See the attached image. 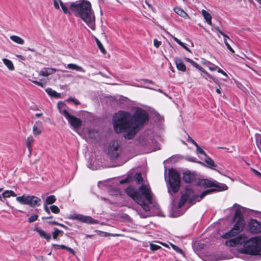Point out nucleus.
I'll use <instances>...</instances> for the list:
<instances>
[{
    "label": "nucleus",
    "mask_w": 261,
    "mask_h": 261,
    "mask_svg": "<svg viewBox=\"0 0 261 261\" xmlns=\"http://www.w3.org/2000/svg\"><path fill=\"white\" fill-rule=\"evenodd\" d=\"M70 7L76 13L75 15L80 17L91 29L95 30V17L89 2L83 0L77 4L72 3Z\"/></svg>",
    "instance_id": "2"
},
{
    "label": "nucleus",
    "mask_w": 261,
    "mask_h": 261,
    "mask_svg": "<svg viewBox=\"0 0 261 261\" xmlns=\"http://www.w3.org/2000/svg\"><path fill=\"white\" fill-rule=\"evenodd\" d=\"M161 44V42L158 41L156 39H154L153 40V44L155 47L158 48Z\"/></svg>",
    "instance_id": "48"
},
{
    "label": "nucleus",
    "mask_w": 261,
    "mask_h": 261,
    "mask_svg": "<svg viewBox=\"0 0 261 261\" xmlns=\"http://www.w3.org/2000/svg\"><path fill=\"white\" fill-rule=\"evenodd\" d=\"M215 29L216 31H217L221 35V33H223V32L219 29V27H215Z\"/></svg>",
    "instance_id": "58"
},
{
    "label": "nucleus",
    "mask_w": 261,
    "mask_h": 261,
    "mask_svg": "<svg viewBox=\"0 0 261 261\" xmlns=\"http://www.w3.org/2000/svg\"><path fill=\"white\" fill-rule=\"evenodd\" d=\"M46 93L51 96L58 97L59 94L50 88H47L45 90Z\"/></svg>",
    "instance_id": "33"
},
{
    "label": "nucleus",
    "mask_w": 261,
    "mask_h": 261,
    "mask_svg": "<svg viewBox=\"0 0 261 261\" xmlns=\"http://www.w3.org/2000/svg\"><path fill=\"white\" fill-rule=\"evenodd\" d=\"M244 207L239 204H234L232 207V210H234V215L233 220H244L243 217V213L244 212Z\"/></svg>",
    "instance_id": "14"
},
{
    "label": "nucleus",
    "mask_w": 261,
    "mask_h": 261,
    "mask_svg": "<svg viewBox=\"0 0 261 261\" xmlns=\"http://www.w3.org/2000/svg\"><path fill=\"white\" fill-rule=\"evenodd\" d=\"M121 152V147L118 141H112L108 146V155L111 160L117 158Z\"/></svg>",
    "instance_id": "10"
},
{
    "label": "nucleus",
    "mask_w": 261,
    "mask_h": 261,
    "mask_svg": "<svg viewBox=\"0 0 261 261\" xmlns=\"http://www.w3.org/2000/svg\"><path fill=\"white\" fill-rule=\"evenodd\" d=\"M61 6L64 13L67 14L68 13V9L67 7L65 6L63 2L61 4Z\"/></svg>",
    "instance_id": "46"
},
{
    "label": "nucleus",
    "mask_w": 261,
    "mask_h": 261,
    "mask_svg": "<svg viewBox=\"0 0 261 261\" xmlns=\"http://www.w3.org/2000/svg\"><path fill=\"white\" fill-rule=\"evenodd\" d=\"M196 147V151L197 153L203 154L205 156H206V153L204 152V151L201 149L199 146L197 144V146H195Z\"/></svg>",
    "instance_id": "41"
},
{
    "label": "nucleus",
    "mask_w": 261,
    "mask_h": 261,
    "mask_svg": "<svg viewBox=\"0 0 261 261\" xmlns=\"http://www.w3.org/2000/svg\"><path fill=\"white\" fill-rule=\"evenodd\" d=\"M44 208L46 213H47L48 214H50L49 208L46 205H44Z\"/></svg>",
    "instance_id": "56"
},
{
    "label": "nucleus",
    "mask_w": 261,
    "mask_h": 261,
    "mask_svg": "<svg viewBox=\"0 0 261 261\" xmlns=\"http://www.w3.org/2000/svg\"><path fill=\"white\" fill-rule=\"evenodd\" d=\"M236 222L233 227L227 233L223 235V238L227 239L235 236L240 233L243 229L245 223L244 220H236Z\"/></svg>",
    "instance_id": "9"
},
{
    "label": "nucleus",
    "mask_w": 261,
    "mask_h": 261,
    "mask_svg": "<svg viewBox=\"0 0 261 261\" xmlns=\"http://www.w3.org/2000/svg\"><path fill=\"white\" fill-rule=\"evenodd\" d=\"M148 120V113L137 109L133 115L127 112L118 111L113 118L114 128L116 133H124L125 139H131Z\"/></svg>",
    "instance_id": "1"
},
{
    "label": "nucleus",
    "mask_w": 261,
    "mask_h": 261,
    "mask_svg": "<svg viewBox=\"0 0 261 261\" xmlns=\"http://www.w3.org/2000/svg\"><path fill=\"white\" fill-rule=\"evenodd\" d=\"M201 71L203 72L204 74H205V75L207 76H208L209 78L213 80L214 81V82H215V83L217 82V80L215 77H214L212 75H211L210 73H208L207 71H206L203 68L202 69V70Z\"/></svg>",
    "instance_id": "44"
},
{
    "label": "nucleus",
    "mask_w": 261,
    "mask_h": 261,
    "mask_svg": "<svg viewBox=\"0 0 261 261\" xmlns=\"http://www.w3.org/2000/svg\"><path fill=\"white\" fill-rule=\"evenodd\" d=\"M240 238L239 237H237V238L231 239L226 241L225 242V244L227 246H231V247L236 246L239 244L240 243Z\"/></svg>",
    "instance_id": "20"
},
{
    "label": "nucleus",
    "mask_w": 261,
    "mask_h": 261,
    "mask_svg": "<svg viewBox=\"0 0 261 261\" xmlns=\"http://www.w3.org/2000/svg\"><path fill=\"white\" fill-rule=\"evenodd\" d=\"M174 10L176 14L184 18H186L188 17V15L187 14V13L180 8L176 7L174 9Z\"/></svg>",
    "instance_id": "27"
},
{
    "label": "nucleus",
    "mask_w": 261,
    "mask_h": 261,
    "mask_svg": "<svg viewBox=\"0 0 261 261\" xmlns=\"http://www.w3.org/2000/svg\"><path fill=\"white\" fill-rule=\"evenodd\" d=\"M53 218V217L52 216H49L47 217H42V219H51Z\"/></svg>",
    "instance_id": "59"
},
{
    "label": "nucleus",
    "mask_w": 261,
    "mask_h": 261,
    "mask_svg": "<svg viewBox=\"0 0 261 261\" xmlns=\"http://www.w3.org/2000/svg\"><path fill=\"white\" fill-rule=\"evenodd\" d=\"M4 198H9L11 196L16 197V194L12 190H6L3 193Z\"/></svg>",
    "instance_id": "32"
},
{
    "label": "nucleus",
    "mask_w": 261,
    "mask_h": 261,
    "mask_svg": "<svg viewBox=\"0 0 261 261\" xmlns=\"http://www.w3.org/2000/svg\"><path fill=\"white\" fill-rule=\"evenodd\" d=\"M42 115V113H37L35 114V116L37 117H39L40 116H41Z\"/></svg>",
    "instance_id": "64"
},
{
    "label": "nucleus",
    "mask_w": 261,
    "mask_h": 261,
    "mask_svg": "<svg viewBox=\"0 0 261 261\" xmlns=\"http://www.w3.org/2000/svg\"><path fill=\"white\" fill-rule=\"evenodd\" d=\"M59 232H62V230L58 229L57 228H54V231L53 232V238L54 239L56 240L59 236Z\"/></svg>",
    "instance_id": "38"
},
{
    "label": "nucleus",
    "mask_w": 261,
    "mask_h": 261,
    "mask_svg": "<svg viewBox=\"0 0 261 261\" xmlns=\"http://www.w3.org/2000/svg\"><path fill=\"white\" fill-rule=\"evenodd\" d=\"M16 200L21 204L29 205L32 207L39 206L41 202V199L36 196L25 195L17 197Z\"/></svg>",
    "instance_id": "7"
},
{
    "label": "nucleus",
    "mask_w": 261,
    "mask_h": 261,
    "mask_svg": "<svg viewBox=\"0 0 261 261\" xmlns=\"http://www.w3.org/2000/svg\"><path fill=\"white\" fill-rule=\"evenodd\" d=\"M2 60L4 64L7 66L9 70L11 71L14 70V65L11 60L7 59L6 58H4Z\"/></svg>",
    "instance_id": "26"
},
{
    "label": "nucleus",
    "mask_w": 261,
    "mask_h": 261,
    "mask_svg": "<svg viewBox=\"0 0 261 261\" xmlns=\"http://www.w3.org/2000/svg\"><path fill=\"white\" fill-rule=\"evenodd\" d=\"M135 180L138 183H141L143 181V178L140 173H137L134 176Z\"/></svg>",
    "instance_id": "37"
},
{
    "label": "nucleus",
    "mask_w": 261,
    "mask_h": 261,
    "mask_svg": "<svg viewBox=\"0 0 261 261\" xmlns=\"http://www.w3.org/2000/svg\"><path fill=\"white\" fill-rule=\"evenodd\" d=\"M56 198L54 195H50L46 198V201L48 204H51L56 201Z\"/></svg>",
    "instance_id": "34"
},
{
    "label": "nucleus",
    "mask_w": 261,
    "mask_h": 261,
    "mask_svg": "<svg viewBox=\"0 0 261 261\" xmlns=\"http://www.w3.org/2000/svg\"><path fill=\"white\" fill-rule=\"evenodd\" d=\"M68 218L69 219L76 220L88 224H95L98 223L97 220L92 218L90 216H84L82 214H74L70 215Z\"/></svg>",
    "instance_id": "12"
},
{
    "label": "nucleus",
    "mask_w": 261,
    "mask_h": 261,
    "mask_svg": "<svg viewBox=\"0 0 261 261\" xmlns=\"http://www.w3.org/2000/svg\"><path fill=\"white\" fill-rule=\"evenodd\" d=\"M40 123H36V124L33 126V132L34 135L38 136L41 133V129L40 126Z\"/></svg>",
    "instance_id": "28"
},
{
    "label": "nucleus",
    "mask_w": 261,
    "mask_h": 261,
    "mask_svg": "<svg viewBox=\"0 0 261 261\" xmlns=\"http://www.w3.org/2000/svg\"><path fill=\"white\" fill-rule=\"evenodd\" d=\"M249 230L252 233H258L261 232V223L255 219H251L248 223Z\"/></svg>",
    "instance_id": "13"
},
{
    "label": "nucleus",
    "mask_w": 261,
    "mask_h": 261,
    "mask_svg": "<svg viewBox=\"0 0 261 261\" xmlns=\"http://www.w3.org/2000/svg\"><path fill=\"white\" fill-rule=\"evenodd\" d=\"M125 191L136 202L143 196L149 203H152V194L150 188L146 185H142L138 191L132 188H127Z\"/></svg>",
    "instance_id": "4"
},
{
    "label": "nucleus",
    "mask_w": 261,
    "mask_h": 261,
    "mask_svg": "<svg viewBox=\"0 0 261 261\" xmlns=\"http://www.w3.org/2000/svg\"><path fill=\"white\" fill-rule=\"evenodd\" d=\"M130 181V179L129 177H126L125 179H122L120 181V183L121 184H123L124 183H128Z\"/></svg>",
    "instance_id": "50"
},
{
    "label": "nucleus",
    "mask_w": 261,
    "mask_h": 261,
    "mask_svg": "<svg viewBox=\"0 0 261 261\" xmlns=\"http://www.w3.org/2000/svg\"><path fill=\"white\" fill-rule=\"evenodd\" d=\"M225 45L227 46V48L229 50V51L232 53H234V50L232 48V47L230 46V45H229V44L228 43V42L227 41V40H225Z\"/></svg>",
    "instance_id": "47"
},
{
    "label": "nucleus",
    "mask_w": 261,
    "mask_h": 261,
    "mask_svg": "<svg viewBox=\"0 0 261 261\" xmlns=\"http://www.w3.org/2000/svg\"><path fill=\"white\" fill-rule=\"evenodd\" d=\"M110 194L112 195L118 196L121 195V192L117 188H112L110 191Z\"/></svg>",
    "instance_id": "36"
},
{
    "label": "nucleus",
    "mask_w": 261,
    "mask_h": 261,
    "mask_svg": "<svg viewBox=\"0 0 261 261\" xmlns=\"http://www.w3.org/2000/svg\"><path fill=\"white\" fill-rule=\"evenodd\" d=\"M50 209L53 213L57 214L60 213V209L57 206L55 205H51L50 207Z\"/></svg>",
    "instance_id": "39"
},
{
    "label": "nucleus",
    "mask_w": 261,
    "mask_h": 261,
    "mask_svg": "<svg viewBox=\"0 0 261 261\" xmlns=\"http://www.w3.org/2000/svg\"><path fill=\"white\" fill-rule=\"evenodd\" d=\"M169 183L172 191L177 192L180 186V178L178 172L173 169L169 171Z\"/></svg>",
    "instance_id": "8"
},
{
    "label": "nucleus",
    "mask_w": 261,
    "mask_h": 261,
    "mask_svg": "<svg viewBox=\"0 0 261 261\" xmlns=\"http://www.w3.org/2000/svg\"><path fill=\"white\" fill-rule=\"evenodd\" d=\"M96 44H97L98 48L100 50V51L102 53H105L106 52V50H105L104 47H103V46H102L101 43L100 42V41L98 39H96Z\"/></svg>",
    "instance_id": "40"
},
{
    "label": "nucleus",
    "mask_w": 261,
    "mask_h": 261,
    "mask_svg": "<svg viewBox=\"0 0 261 261\" xmlns=\"http://www.w3.org/2000/svg\"><path fill=\"white\" fill-rule=\"evenodd\" d=\"M52 248H55V249H66L68 251H69L70 253L72 254H74V251L71 248L67 247L66 246L64 245H58V244H53L51 246Z\"/></svg>",
    "instance_id": "23"
},
{
    "label": "nucleus",
    "mask_w": 261,
    "mask_h": 261,
    "mask_svg": "<svg viewBox=\"0 0 261 261\" xmlns=\"http://www.w3.org/2000/svg\"><path fill=\"white\" fill-rule=\"evenodd\" d=\"M202 64L206 66H207L209 69L211 71H215L218 68V66L205 59L202 60Z\"/></svg>",
    "instance_id": "21"
},
{
    "label": "nucleus",
    "mask_w": 261,
    "mask_h": 261,
    "mask_svg": "<svg viewBox=\"0 0 261 261\" xmlns=\"http://www.w3.org/2000/svg\"><path fill=\"white\" fill-rule=\"evenodd\" d=\"M221 35L223 36L224 41L226 40L227 39H229V37L223 32L221 33Z\"/></svg>",
    "instance_id": "55"
},
{
    "label": "nucleus",
    "mask_w": 261,
    "mask_h": 261,
    "mask_svg": "<svg viewBox=\"0 0 261 261\" xmlns=\"http://www.w3.org/2000/svg\"><path fill=\"white\" fill-rule=\"evenodd\" d=\"M62 3L61 0H54V5L55 8L56 9H59L60 6L59 4L61 5V3Z\"/></svg>",
    "instance_id": "43"
},
{
    "label": "nucleus",
    "mask_w": 261,
    "mask_h": 261,
    "mask_svg": "<svg viewBox=\"0 0 261 261\" xmlns=\"http://www.w3.org/2000/svg\"><path fill=\"white\" fill-rule=\"evenodd\" d=\"M185 60L187 62L190 63L191 65H192L193 67L198 69L199 70L201 71L202 70L203 68L201 67L199 65H198L197 63L194 62L193 60L188 58H185Z\"/></svg>",
    "instance_id": "30"
},
{
    "label": "nucleus",
    "mask_w": 261,
    "mask_h": 261,
    "mask_svg": "<svg viewBox=\"0 0 261 261\" xmlns=\"http://www.w3.org/2000/svg\"><path fill=\"white\" fill-rule=\"evenodd\" d=\"M144 199H145V198L143 196L139 199L137 203L140 204L145 212H149L150 211V207L148 204L145 202Z\"/></svg>",
    "instance_id": "19"
},
{
    "label": "nucleus",
    "mask_w": 261,
    "mask_h": 261,
    "mask_svg": "<svg viewBox=\"0 0 261 261\" xmlns=\"http://www.w3.org/2000/svg\"><path fill=\"white\" fill-rule=\"evenodd\" d=\"M242 251L247 254L261 255V239L256 237L250 239L244 243Z\"/></svg>",
    "instance_id": "5"
},
{
    "label": "nucleus",
    "mask_w": 261,
    "mask_h": 261,
    "mask_svg": "<svg viewBox=\"0 0 261 261\" xmlns=\"http://www.w3.org/2000/svg\"><path fill=\"white\" fill-rule=\"evenodd\" d=\"M173 37V39H174V40L179 45H180L181 46H182L184 48H185L186 50H188V51H190L189 49L186 46H185V44L184 43H182L180 40H179L178 39H177L176 37Z\"/></svg>",
    "instance_id": "35"
},
{
    "label": "nucleus",
    "mask_w": 261,
    "mask_h": 261,
    "mask_svg": "<svg viewBox=\"0 0 261 261\" xmlns=\"http://www.w3.org/2000/svg\"><path fill=\"white\" fill-rule=\"evenodd\" d=\"M66 107V104L63 102L60 101L58 103V108L60 113L66 118L70 125L74 129L79 128L82 124V120L70 115L67 111Z\"/></svg>",
    "instance_id": "6"
},
{
    "label": "nucleus",
    "mask_w": 261,
    "mask_h": 261,
    "mask_svg": "<svg viewBox=\"0 0 261 261\" xmlns=\"http://www.w3.org/2000/svg\"><path fill=\"white\" fill-rule=\"evenodd\" d=\"M66 68L72 70H75L78 71L85 72V70L81 66H78L76 64L70 63L67 65Z\"/></svg>",
    "instance_id": "25"
},
{
    "label": "nucleus",
    "mask_w": 261,
    "mask_h": 261,
    "mask_svg": "<svg viewBox=\"0 0 261 261\" xmlns=\"http://www.w3.org/2000/svg\"><path fill=\"white\" fill-rule=\"evenodd\" d=\"M216 70H217V71H218L219 73H220L222 74L223 75H224V76H225V77H226V78H227V77H228V76H227V75L226 74V73H225V72H224L222 69H220V68H219L218 67V68Z\"/></svg>",
    "instance_id": "52"
},
{
    "label": "nucleus",
    "mask_w": 261,
    "mask_h": 261,
    "mask_svg": "<svg viewBox=\"0 0 261 261\" xmlns=\"http://www.w3.org/2000/svg\"><path fill=\"white\" fill-rule=\"evenodd\" d=\"M10 38L11 40L15 42V43L19 44H24V40L22 39L21 37L15 36V35H12L10 37Z\"/></svg>",
    "instance_id": "29"
},
{
    "label": "nucleus",
    "mask_w": 261,
    "mask_h": 261,
    "mask_svg": "<svg viewBox=\"0 0 261 261\" xmlns=\"http://www.w3.org/2000/svg\"><path fill=\"white\" fill-rule=\"evenodd\" d=\"M18 58H20L21 60H24L25 59L24 57L20 55H18L16 56Z\"/></svg>",
    "instance_id": "60"
},
{
    "label": "nucleus",
    "mask_w": 261,
    "mask_h": 261,
    "mask_svg": "<svg viewBox=\"0 0 261 261\" xmlns=\"http://www.w3.org/2000/svg\"><path fill=\"white\" fill-rule=\"evenodd\" d=\"M160 247L157 245L150 244V249L152 251H155L159 249Z\"/></svg>",
    "instance_id": "45"
},
{
    "label": "nucleus",
    "mask_w": 261,
    "mask_h": 261,
    "mask_svg": "<svg viewBox=\"0 0 261 261\" xmlns=\"http://www.w3.org/2000/svg\"><path fill=\"white\" fill-rule=\"evenodd\" d=\"M38 216L37 215H33L29 218L28 221L30 223L34 222L38 219Z\"/></svg>",
    "instance_id": "42"
},
{
    "label": "nucleus",
    "mask_w": 261,
    "mask_h": 261,
    "mask_svg": "<svg viewBox=\"0 0 261 261\" xmlns=\"http://www.w3.org/2000/svg\"><path fill=\"white\" fill-rule=\"evenodd\" d=\"M32 82L36 85L40 86L42 87H43V84L40 82L37 81H32Z\"/></svg>",
    "instance_id": "53"
},
{
    "label": "nucleus",
    "mask_w": 261,
    "mask_h": 261,
    "mask_svg": "<svg viewBox=\"0 0 261 261\" xmlns=\"http://www.w3.org/2000/svg\"><path fill=\"white\" fill-rule=\"evenodd\" d=\"M253 171L256 176L261 179V173L260 172L255 169H253Z\"/></svg>",
    "instance_id": "54"
},
{
    "label": "nucleus",
    "mask_w": 261,
    "mask_h": 261,
    "mask_svg": "<svg viewBox=\"0 0 261 261\" xmlns=\"http://www.w3.org/2000/svg\"><path fill=\"white\" fill-rule=\"evenodd\" d=\"M34 141V138L32 135L29 136L27 139V146L31 153L32 151V143Z\"/></svg>",
    "instance_id": "31"
},
{
    "label": "nucleus",
    "mask_w": 261,
    "mask_h": 261,
    "mask_svg": "<svg viewBox=\"0 0 261 261\" xmlns=\"http://www.w3.org/2000/svg\"><path fill=\"white\" fill-rule=\"evenodd\" d=\"M25 50H29V51H32V52H35V50L33 48H31L30 47H28Z\"/></svg>",
    "instance_id": "62"
},
{
    "label": "nucleus",
    "mask_w": 261,
    "mask_h": 261,
    "mask_svg": "<svg viewBox=\"0 0 261 261\" xmlns=\"http://www.w3.org/2000/svg\"><path fill=\"white\" fill-rule=\"evenodd\" d=\"M172 248L174 250H175L176 252H182L181 249L180 248H179L178 247L176 246V245H172Z\"/></svg>",
    "instance_id": "51"
},
{
    "label": "nucleus",
    "mask_w": 261,
    "mask_h": 261,
    "mask_svg": "<svg viewBox=\"0 0 261 261\" xmlns=\"http://www.w3.org/2000/svg\"><path fill=\"white\" fill-rule=\"evenodd\" d=\"M182 178L184 181L187 183H190L195 178V172H192L189 170H187L183 172Z\"/></svg>",
    "instance_id": "15"
},
{
    "label": "nucleus",
    "mask_w": 261,
    "mask_h": 261,
    "mask_svg": "<svg viewBox=\"0 0 261 261\" xmlns=\"http://www.w3.org/2000/svg\"><path fill=\"white\" fill-rule=\"evenodd\" d=\"M213 190L214 189L205 190L198 195L195 194L191 188H186L185 191L181 193L177 207L179 208L182 207L187 201L190 205L194 204L196 202L200 201L206 195L212 193Z\"/></svg>",
    "instance_id": "3"
},
{
    "label": "nucleus",
    "mask_w": 261,
    "mask_h": 261,
    "mask_svg": "<svg viewBox=\"0 0 261 261\" xmlns=\"http://www.w3.org/2000/svg\"><path fill=\"white\" fill-rule=\"evenodd\" d=\"M57 69L53 68H43L39 72V75L47 77L49 75L55 73Z\"/></svg>",
    "instance_id": "16"
},
{
    "label": "nucleus",
    "mask_w": 261,
    "mask_h": 261,
    "mask_svg": "<svg viewBox=\"0 0 261 261\" xmlns=\"http://www.w3.org/2000/svg\"><path fill=\"white\" fill-rule=\"evenodd\" d=\"M187 141H188V142L192 143L195 146H197L198 144L191 137H190V136H188Z\"/></svg>",
    "instance_id": "49"
},
{
    "label": "nucleus",
    "mask_w": 261,
    "mask_h": 261,
    "mask_svg": "<svg viewBox=\"0 0 261 261\" xmlns=\"http://www.w3.org/2000/svg\"><path fill=\"white\" fill-rule=\"evenodd\" d=\"M49 224H55V225H58V222H56V221H50V222H49Z\"/></svg>",
    "instance_id": "61"
},
{
    "label": "nucleus",
    "mask_w": 261,
    "mask_h": 261,
    "mask_svg": "<svg viewBox=\"0 0 261 261\" xmlns=\"http://www.w3.org/2000/svg\"><path fill=\"white\" fill-rule=\"evenodd\" d=\"M72 102H74L75 105H79L80 103L79 101L77 99H76L75 98L72 99Z\"/></svg>",
    "instance_id": "57"
},
{
    "label": "nucleus",
    "mask_w": 261,
    "mask_h": 261,
    "mask_svg": "<svg viewBox=\"0 0 261 261\" xmlns=\"http://www.w3.org/2000/svg\"><path fill=\"white\" fill-rule=\"evenodd\" d=\"M175 62L176 64V66L177 69L178 70H180L181 71L185 72L186 70V67L185 65L184 64L182 60L180 58H176L175 60Z\"/></svg>",
    "instance_id": "18"
},
{
    "label": "nucleus",
    "mask_w": 261,
    "mask_h": 261,
    "mask_svg": "<svg viewBox=\"0 0 261 261\" xmlns=\"http://www.w3.org/2000/svg\"><path fill=\"white\" fill-rule=\"evenodd\" d=\"M58 226H61L63 228H67V227L65 225H64V224H61V223H58Z\"/></svg>",
    "instance_id": "63"
},
{
    "label": "nucleus",
    "mask_w": 261,
    "mask_h": 261,
    "mask_svg": "<svg viewBox=\"0 0 261 261\" xmlns=\"http://www.w3.org/2000/svg\"><path fill=\"white\" fill-rule=\"evenodd\" d=\"M201 14L203 16L205 21L210 25H212V16L211 14L204 10H202Z\"/></svg>",
    "instance_id": "22"
},
{
    "label": "nucleus",
    "mask_w": 261,
    "mask_h": 261,
    "mask_svg": "<svg viewBox=\"0 0 261 261\" xmlns=\"http://www.w3.org/2000/svg\"><path fill=\"white\" fill-rule=\"evenodd\" d=\"M34 231L38 233L41 238L45 239L47 241H49L51 239V236L49 233L46 232L39 228H36L34 229Z\"/></svg>",
    "instance_id": "17"
},
{
    "label": "nucleus",
    "mask_w": 261,
    "mask_h": 261,
    "mask_svg": "<svg viewBox=\"0 0 261 261\" xmlns=\"http://www.w3.org/2000/svg\"><path fill=\"white\" fill-rule=\"evenodd\" d=\"M205 160L204 161L205 163L206 164V166L210 168L214 169V168L217 167V165L215 164L214 161L210 158L209 156H208L207 155L205 156Z\"/></svg>",
    "instance_id": "24"
},
{
    "label": "nucleus",
    "mask_w": 261,
    "mask_h": 261,
    "mask_svg": "<svg viewBox=\"0 0 261 261\" xmlns=\"http://www.w3.org/2000/svg\"><path fill=\"white\" fill-rule=\"evenodd\" d=\"M200 184L206 187H215L212 192L223 191L227 189V186L225 184H219L216 181H212L207 179H202L200 181Z\"/></svg>",
    "instance_id": "11"
}]
</instances>
